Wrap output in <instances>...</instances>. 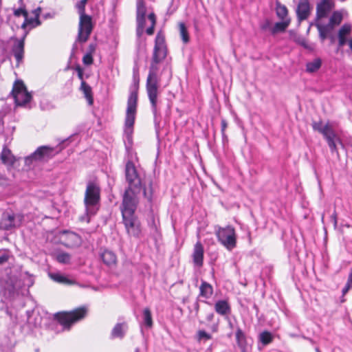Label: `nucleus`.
I'll list each match as a JSON object with an SVG mask.
<instances>
[{
    "label": "nucleus",
    "mask_w": 352,
    "mask_h": 352,
    "mask_svg": "<svg viewBox=\"0 0 352 352\" xmlns=\"http://www.w3.org/2000/svg\"><path fill=\"white\" fill-rule=\"evenodd\" d=\"M10 256V254L9 252L4 251L3 252L0 254V265H2L5 263H6L9 258Z\"/></svg>",
    "instance_id": "obj_41"
},
{
    "label": "nucleus",
    "mask_w": 352,
    "mask_h": 352,
    "mask_svg": "<svg viewBox=\"0 0 352 352\" xmlns=\"http://www.w3.org/2000/svg\"><path fill=\"white\" fill-rule=\"evenodd\" d=\"M215 234L219 242L228 250H232L236 246V234L235 229L231 226H218L215 229Z\"/></svg>",
    "instance_id": "obj_8"
},
{
    "label": "nucleus",
    "mask_w": 352,
    "mask_h": 352,
    "mask_svg": "<svg viewBox=\"0 0 352 352\" xmlns=\"http://www.w3.org/2000/svg\"><path fill=\"white\" fill-rule=\"evenodd\" d=\"M346 43V38L338 37V44L340 47H342Z\"/></svg>",
    "instance_id": "obj_49"
},
{
    "label": "nucleus",
    "mask_w": 352,
    "mask_h": 352,
    "mask_svg": "<svg viewBox=\"0 0 352 352\" xmlns=\"http://www.w3.org/2000/svg\"><path fill=\"white\" fill-rule=\"evenodd\" d=\"M296 42L305 49H311V47L309 45L307 41L304 38H298Z\"/></svg>",
    "instance_id": "obj_43"
},
{
    "label": "nucleus",
    "mask_w": 352,
    "mask_h": 352,
    "mask_svg": "<svg viewBox=\"0 0 352 352\" xmlns=\"http://www.w3.org/2000/svg\"><path fill=\"white\" fill-rule=\"evenodd\" d=\"M127 328V324L125 322L116 324L111 331V338H122L124 336Z\"/></svg>",
    "instance_id": "obj_20"
},
{
    "label": "nucleus",
    "mask_w": 352,
    "mask_h": 352,
    "mask_svg": "<svg viewBox=\"0 0 352 352\" xmlns=\"http://www.w3.org/2000/svg\"><path fill=\"white\" fill-rule=\"evenodd\" d=\"M56 153L53 147L41 146L33 153L25 158V166L30 168L37 162L47 161L53 157Z\"/></svg>",
    "instance_id": "obj_10"
},
{
    "label": "nucleus",
    "mask_w": 352,
    "mask_h": 352,
    "mask_svg": "<svg viewBox=\"0 0 352 352\" xmlns=\"http://www.w3.org/2000/svg\"><path fill=\"white\" fill-rule=\"evenodd\" d=\"M12 94L17 106L26 104L32 98V96L28 91L24 83L20 80H17L14 82Z\"/></svg>",
    "instance_id": "obj_11"
},
{
    "label": "nucleus",
    "mask_w": 352,
    "mask_h": 352,
    "mask_svg": "<svg viewBox=\"0 0 352 352\" xmlns=\"http://www.w3.org/2000/svg\"><path fill=\"white\" fill-rule=\"evenodd\" d=\"M276 10L278 16L282 19H284L287 15V9L284 5L278 3Z\"/></svg>",
    "instance_id": "obj_36"
},
{
    "label": "nucleus",
    "mask_w": 352,
    "mask_h": 352,
    "mask_svg": "<svg viewBox=\"0 0 352 352\" xmlns=\"http://www.w3.org/2000/svg\"><path fill=\"white\" fill-rule=\"evenodd\" d=\"M41 12V9L38 8L34 10V19H28V13L26 10L23 8H18L14 11V14L16 16H20L21 15H23L25 18V21L22 25V28H25L27 24L32 25L33 27L37 26L40 25V21L38 19L39 12Z\"/></svg>",
    "instance_id": "obj_12"
},
{
    "label": "nucleus",
    "mask_w": 352,
    "mask_h": 352,
    "mask_svg": "<svg viewBox=\"0 0 352 352\" xmlns=\"http://www.w3.org/2000/svg\"><path fill=\"white\" fill-rule=\"evenodd\" d=\"M331 218L333 221L334 226L336 227L337 226V217L335 212L332 214Z\"/></svg>",
    "instance_id": "obj_53"
},
{
    "label": "nucleus",
    "mask_w": 352,
    "mask_h": 352,
    "mask_svg": "<svg viewBox=\"0 0 352 352\" xmlns=\"http://www.w3.org/2000/svg\"><path fill=\"white\" fill-rule=\"evenodd\" d=\"M12 52L17 62V66L23 58L24 54V38L16 40L12 47Z\"/></svg>",
    "instance_id": "obj_15"
},
{
    "label": "nucleus",
    "mask_w": 352,
    "mask_h": 352,
    "mask_svg": "<svg viewBox=\"0 0 352 352\" xmlns=\"http://www.w3.org/2000/svg\"><path fill=\"white\" fill-rule=\"evenodd\" d=\"M56 259L60 263L67 264L70 262L71 256L67 252H61L56 255Z\"/></svg>",
    "instance_id": "obj_32"
},
{
    "label": "nucleus",
    "mask_w": 352,
    "mask_h": 352,
    "mask_svg": "<svg viewBox=\"0 0 352 352\" xmlns=\"http://www.w3.org/2000/svg\"><path fill=\"white\" fill-rule=\"evenodd\" d=\"M212 338V335L207 333L204 330H199L196 334V339L199 342H205L209 340H211Z\"/></svg>",
    "instance_id": "obj_31"
},
{
    "label": "nucleus",
    "mask_w": 352,
    "mask_h": 352,
    "mask_svg": "<svg viewBox=\"0 0 352 352\" xmlns=\"http://www.w3.org/2000/svg\"><path fill=\"white\" fill-rule=\"evenodd\" d=\"M154 27L155 25H151V27L148 28L146 30V32L148 35H152L154 32Z\"/></svg>",
    "instance_id": "obj_51"
},
{
    "label": "nucleus",
    "mask_w": 352,
    "mask_h": 352,
    "mask_svg": "<svg viewBox=\"0 0 352 352\" xmlns=\"http://www.w3.org/2000/svg\"><path fill=\"white\" fill-rule=\"evenodd\" d=\"M23 284L25 286H27L28 287H31L34 284L33 277L27 274Z\"/></svg>",
    "instance_id": "obj_44"
},
{
    "label": "nucleus",
    "mask_w": 352,
    "mask_h": 352,
    "mask_svg": "<svg viewBox=\"0 0 352 352\" xmlns=\"http://www.w3.org/2000/svg\"><path fill=\"white\" fill-rule=\"evenodd\" d=\"M101 258L102 259L104 263L107 265L115 264L116 262V256L113 252L109 250H104L101 254Z\"/></svg>",
    "instance_id": "obj_25"
},
{
    "label": "nucleus",
    "mask_w": 352,
    "mask_h": 352,
    "mask_svg": "<svg viewBox=\"0 0 352 352\" xmlns=\"http://www.w3.org/2000/svg\"><path fill=\"white\" fill-rule=\"evenodd\" d=\"M351 31V25L350 24H344L338 32V37L346 38Z\"/></svg>",
    "instance_id": "obj_38"
},
{
    "label": "nucleus",
    "mask_w": 352,
    "mask_h": 352,
    "mask_svg": "<svg viewBox=\"0 0 352 352\" xmlns=\"http://www.w3.org/2000/svg\"><path fill=\"white\" fill-rule=\"evenodd\" d=\"M65 242L67 247H74L80 243V237L74 232H65Z\"/></svg>",
    "instance_id": "obj_22"
},
{
    "label": "nucleus",
    "mask_w": 352,
    "mask_h": 352,
    "mask_svg": "<svg viewBox=\"0 0 352 352\" xmlns=\"http://www.w3.org/2000/svg\"><path fill=\"white\" fill-rule=\"evenodd\" d=\"M320 37L322 40H324L327 34L333 30L329 25H317Z\"/></svg>",
    "instance_id": "obj_29"
},
{
    "label": "nucleus",
    "mask_w": 352,
    "mask_h": 352,
    "mask_svg": "<svg viewBox=\"0 0 352 352\" xmlns=\"http://www.w3.org/2000/svg\"><path fill=\"white\" fill-rule=\"evenodd\" d=\"M80 90L83 92L85 98L87 99L88 104L91 105L94 102L91 87L86 83L84 80L81 82Z\"/></svg>",
    "instance_id": "obj_24"
},
{
    "label": "nucleus",
    "mask_w": 352,
    "mask_h": 352,
    "mask_svg": "<svg viewBox=\"0 0 352 352\" xmlns=\"http://www.w3.org/2000/svg\"><path fill=\"white\" fill-rule=\"evenodd\" d=\"M349 45L351 50L352 51V38L349 41Z\"/></svg>",
    "instance_id": "obj_56"
},
{
    "label": "nucleus",
    "mask_w": 352,
    "mask_h": 352,
    "mask_svg": "<svg viewBox=\"0 0 352 352\" xmlns=\"http://www.w3.org/2000/svg\"><path fill=\"white\" fill-rule=\"evenodd\" d=\"M192 258L196 265L201 266L203 265L204 248L200 242H197L195 245Z\"/></svg>",
    "instance_id": "obj_18"
},
{
    "label": "nucleus",
    "mask_w": 352,
    "mask_h": 352,
    "mask_svg": "<svg viewBox=\"0 0 352 352\" xmlns=\"http://www.w3.org/2000/svg\"><path fill=\"white\" fill-rule=\"evenodd\" d=\"M86 307H79L70 312L58 313L56 318L64 329H69L76 322L84 318L87 314Z\"/></svg>",
    "instance_id": "obj_9"
},
{
    "label": "nucleus",
    "mask_w": 352,
    "mask_h": 352,
    "mask_svg": "<svg viewBox=\"0 0 352 352\" xmlns=\"http://www.w3.org/2000/svg\"><path fill=\"white\" fill-rule=\"evenodd\" d=\"M288 25H289V23L286 22V21L278 22L275 24L272 32H273V33H276L278 32H283L287 28Z\"/></svg>",
    "instance_id": "obj_39"
},
{
    "label": "nucleus",
    "mask_w": 352,
    "mask_h": 352,
    "mask_svg": "<svg viewBox=\"0 0 352 352\" xmlns=\"http://www.w3.org/2000/svg\"><path fill=\"white\" fill-rule=\"evenodd\" d=\"M322 65V60L320 58H315L313 61L309 62L306 65V70L309 73H313L318 71Z\"/></svg>",
    "instance_id": "obj_26"
},
{
    "label": "nucleus",
    "mask_w": 352,
    "mask_h": 352,
    "mask_svg": "<svg viewBox=\"0 0 352 352\" xmlns=\"http://www.w3.org/2000/svg\"><path fill=\"white\" fill-rule=\"evenodd\" d=\"M82 62L86 65H90L93 63V56L90 53H86L83 58Z\"/></svg>",
    "instance_id": "obj_40"
},
{
    "label": "nucleus",
    "mask_w": 352,
    "mask_h": 352,
    "mask_svg": "<svg viewBox=\"0 0 352 352\" xmlns=\"http://www.w3.org/2000/svg\"><path fill=\"white\" fill-rule=\"evenodd\" d=\"M146 8L143 0H137V16H145Z\"/></svg>",
    "instance_id": "obj_35"
},
{
    "label": "nucleus",
    "mask_w": 352,
    "mask_h": 352,
    "mask_svg": "<svg viewBox=\"0 0 352 352\" xmlns=\"http://www.w3.org/2000/svg\"><path fill=\"white\" fill-rule=\"evenodd\" d=\"M296 13L298 20L300 21L308 18L310 14V6L308 0H300L299 1Z\"/></svg>",
    "instance_id": "obj_14"
},
{
    "label": "nucleus",
    "mask_w": 352,
    "mask_h": 352,
    "mask_svg": "<svg viewBox=\"0 0 352 352\" xmlns=\"http://www.w3.org/2000/svg\"><path fill=\"white\" fill-rule=\"evenodd\" d=\"M9 185V179L0 173V186H6Z\"/></svg>",
    "instance_id": "obj_45"
},
{
    "label": "nucleus",
    "mask_w": 352,
    "mask_h": 352,
    "mask_svg": "<svg viewBox=\"0 0 352 352\" xmlns=\"http://www.w3.org/2000/svg\"><path fill=\"white\" fill-rule=\"evenodd\" d=\"M0 159L2 163L7 166H12L15 162L14 156L12 154L11 151L6 146H4L3 148Z\"/></svg>",
    "instance_id": "obj_19"
},
{
    "label": "nucleus",
    "mask_w": 352,
    "mask_h": 352,
    "mask_svg": "<svg viewBox=\"0 0 352 352\" xmlns=\"http://www.w3.org/2000/svg\"><path fill=\"white\" fill-rule=\"evenodd\" d=\"M342 20V15L339 12H334L329 19V25L333 29L335 25H339Z\"/></svg>",
    "instance_id": "obj_28"
},
{
    "label": "nucleus",
    "mask_w": 352,
    "mask_h": 352,
    "mask_svg": "<svg viewBox=\"0 0 352 352\" xmlns=\"http://www.w3.org/2000/svg\"><path fill=\"white\" fill-rule=\"evenodd\" d=\"M87 0H80L76 3L78 14L80 15L76 41L85 43L94 28L92 18L85 14V5Z\"/></svg>",
    "instance_id": "obj_4"
},
{
    "label": "nucleus",
    "mask_w": 352,
    "mask_h": 352,
    "mask_svg": "<svg viewBox=\"0 0 352 352\" xmlns=\"http://www.w3.org/2000/svg\"><path fill=\"white\" fill-rule=\"evenodd\" d=\"M78 76L81 80V82H82L83 80V74L80 70L78 71Z\"/></svg>",
    "instance_id": "obj_55"
},
{
    "label": "nucleus",
    "mask_w": 352,
    "mask_h": 352,
    "mask_svg": "<svg viewBox=\"0 0 352 352\" xmlns=\"http://www.w3.org/2000/svg\"><path fill=\"white\" fill-rule=\"evenodd\" d=\"M139 201H124L120 206L122 221L127 233L139 237L141 233L140 223L135 214Z\"/></svg>",
    "instance_id": "obj_3"
},
{
    "label": "nucleus",
    "mask_w": 352,
    "mask_h": 352,
    "mask_svg": "<svg viewBox=\"0 0 352 352\" xmlns=\"http://www.w3.org/2000/svg\"><path fill=\"white\" fill-rule=\"evenodd\" d=\"M213 294L212 286L205 280H201L199 286V296L206 299H209Z\"/></svg>",
    "instance_id": "obj_21"
},
{
    "label": "nucleus",
    "mask_w": 352,
    "mask_h": 352,
    "mask_svg": "<svg viewBox=\"0 0 352 352\" xmlns=\"http://www.w3.org/2000/svg\"><path fill=\"white\" fill-rule=\"evenodd\" d=\"M148 19L151 21V25H155L156 22L155 15L153 12L150 13L148 15Z\"/></svg>",
    "instance_id": "obj_46"
},
{
    "label": "nucleus",
    "mask_w": 352,
    "mask_h": 352,
    "mask_svg": "<svg viewBox=\"0 0 352 352\" xmlns=\"http://www.w3.org/2000/svg\"><path fill=\"white\" fill-rule=\"evenodd\" d=\"M50 276L53 280L58 283L67 285H72L73 283V281L70 280L66 276L58 273L50 274Z\"/></svg>",
    "instance_id": "obj_27"
},
{
    "label": "nucleus",
    "mask_w": 352,
    "mask_h": 352,
    "mask_svg": "<svg viewBox=\"0 0 352 352\" xmlns=\"http://www.w3.org/2000/svg\"><path fill=\"white\" fill-rule=\"evenodd\" d=\"M138 105V91L133 90L130 92L127 100V107L124 121V133L127 137H130L133 131L135 116Z\"/></svg>",
    "instance_id": "obj_5"
},
{
    "label": "nucleus",
    "mask_w": 352,
    "mask_h": 352,
    "mask_svg": "<svg viewBox=\"0 0 352 352\" xmlns=\"http://www.w3.org/2000/svg\"><path fill=\"white\" fill-rule=\"evenodd\" d=\"M215 311L221 315L224 316L230 312V307L228 302L225 300H221L216 302L214 304Z\"/></svg>",
    "instance_id": "obj_23"
},
{
    "label": "nucleus",
    "mask_w": 352,
    "mask_h": 352,
    "mask_svg": "<svg viewBox=\"0 0 352 352\" xmlns=\"http://www.w3.org/2000/svg\"><path fill=\"white\" fill-rule=\"evenodd\" d=\"M144 196L148 199V201H151L152 200V195L151 193H148L146 189L143 190Z\"/></svg>",
    "instance_id": "obj_50"
},
{
    "label": "nucleus",
    "mask_w": 352,
    "mask_h": 352,
    "mask_svg": "<svg viewBox=\"0 0 352 352\" xmlns=\"http://www.w3.org/2000/svg\"><path fill=\"white\" fill-rule=\"evenodd\" d=\"M18 287H19V285H17L16 283H14V284H12V285L10 286V288H9L8 289L10 292H12V291L15 290Z\"/></svg>",
    "instance_id": "obj_54"
},
{
    "label": "nucleus",
    "mask_w": 352,
    "mask_h": 352,
    "mask_svg": "<svg viewBox=\"0 0 352 352\" xmlns=\"http://www.w3.org/2000/svg\"><path fill=\"white\" fill-rule=\"evenodd\" d=\"M311 125L314 131L320 133L325 138L331 153L337 152L336 142H340V140L333 126L329 122L323 125L322 121L313 122Z\"/></svg>",
    "instance_id": "obj_6"
},
{
    "label": "nucleus",
    "mask_w": 352,
    "mask_h": 352,
    "mask_svg": "<svg viewBox=\"0 0 352 352\" xmlns=\"http://www.w3.org/2000/svg\"><path fill=\"white\" fill-rule=\"evenodd\" d=\"M137 23H138V32L140 29L141 31L143 30L145 24V16H137Z\"/></svg>",
    "instance_id": "obj_42"
},
{
    "label": "nucleus",
    "mask_w": 352,
    "mask_h": 352,
    "mask_svg": "<svg viewBox=\"0 0 352 352\" xmlns=\"http://www.w3.org/2000/svg\"><path fill=\"white\" fill-rule=\"evenodd\" d=\"M100 201V188L93 182L87 184L85 195V204L88 215H94L98 210L96 207Z\"/></svg>",
    "instance_id": "obj_7"
},
{
    "label": "nucleus",
    "mask_w": 352,
    "mask_h": 352,
    "mask_svg": "<svg viewBox=\"0 0 352 352\" xmlns=\"http://www.w3.org/2000/svg\"><path fill=\"white\" fill-rule=\"evenodd\" d=\"M214 318V314L213 313H210L209 314L207 315L206 316V319L209 322H211Z\"/></svg>",
    "instance_id": "obj_52"
},
{
    "label": "nucleus",
    "mask_w": 352,
    "mask_h": 352,
    "mask_svg": "<svg viewBox=\"0 0 352 352\" xmlns=\"http://www.w3.org/2000/svg\"><path fill=\"white\" fill-rule=\"evenodd\" d=\"M166 54L167 50L164 38L163 36L157 34L155 38L152 62L149 68L146 84L147 95L155 117H157L158 113L157 96L159 80L157 74L158 70L157 64L166 58Z\"/></svg>",
    "instance_id": "obj_1"
},
{
    "label": "nucleus",
    "mask_w": 352,
    "mask_h": 352,
    "mask_svg": "<svg viewBox=\"0 0 352 352\" xmlns=\"http://www.w3.org/2000/svg\"><path fill=\"white\" fill-rule=\"evenodd\" d=\"M179 34L183 42L184 43H187L189 41V36L185 24L184 23H179Z\"/></svg>",
    "instance_id": "obj_34"
},
{
    "label": "nucleus",
    "mask_w": 352,
    "mask_h": 352,
    "mask_svg": "<svg viewBox=\"0 0 352 352\" xmlns=\"http://www.w3.org/2000/svg\"><path fill=\"white\" fill-rule=\"evenodd\" d=\"M352 289V269L350 270V272L348 276L347 281L346 285L342 289V296H345L347 292Z\"/></svg>",
    "instance_id": "obj_37"
},
{
    "label": "nucleus",
    "mask_w": 352,
    "mask_h": 352,
    "mask_svg": "<svg viewBox=\"0 0 352 352\" xmlns=\"http://www.w3.org/2000/svg\"><path fill=\"white\" fill-rule=\"evenodd\" d=\"M221 133L223 134V135H224L225 133V131L227 128V122L224 120V119H222L221 120Z\"/></svg>",
    "instance_id": "obj_48"
},
{
    "label": "nucleus",
    "mask_w": 352,
    "mask_h": 352,
    "mask_svg": "<svg viewBox=\"0 0 352 352\" xmlns=\"http://www.w3.org/2000/svg\"><path fill=\"white\" fill-rule=\"evenodd\" d=\"M259 340L263 345L271 343L273 340V336L269 331H263L259 335Z\"/></svg>",
    "instance_id": "obj_30"
},
{
    "label": "nucleus",
    "mask_w": 352,
    "mask_h": 352,
    "mask_svg": "<svg viewBox=\"0 0 352 352\" xmlns=\"http://www.w3.org/2000/svg\"><path fill=\"white\" fill-rule=\"evenodd\" d=\"M96 51V45L94 43H91L89 45L88 51L87 53H90V54L93 55V54Z\"/></svg>",
    "instance_id": "obj_47"
},
{
    "label": "nucleus",
    "mask_w": 352,
    "mask_h": 352,
    "mask_svg": "<svg viewBox=\"0 0 352 352\" xmlns=\"http://www.w3.org/2000/svg\"><path fill=\"white\" fill-rule=\"evenodd\" d=\"M236 340L241 352H249L250 347L248 343L246 336L240 328H237L236 329Z\"/></svg>",
    "instance_id": "obj_16"
},
{
    "label": "nucleus",
    "mask_w": 352,
    "mask_h": 352,
    "mask_svg": "<svg viewBox=\"0 0 352 352\" xmlns=\"http://www.w3.org/2000/svg\"><path fill=\"white\" fill-rule=\"evenodd\" d=\"M332 5L330 0H322L317 5V16L318 18L325 17L331 10Z\"/></svg>",
    "instance_id": "obj_17"
},
{
    "label": "nucleus",
    "mask_w": 352,
    "mask_h": 352,
    "mask_svg": "<svg viewBox=\"0 0 352 352\" xmlns=\"http://www.w3.org/2000/svg\"><path fill=\"white\" fill-rule=\"evenodd\" d=\"M125 177L128 186L122 195V200L138 201V195L142 190V182L131 161H128L126 164Z\"/></svg>",
    "instance_id": "obj_2"
},
{
    "label": "nucleus",
    "mask_w": 352,
    "mask_h": 352,
    "mask_svg": "<svg viewBox=\"0 0 352 352\" xmlns=\"http://www.w3.org/2000/svg\"><path fill=\"white\" fill-rule=\"evenodd\" d=\"M143 318L145 325L151 328L153 326V320L151 312L148 308H145L143 311Z\"/></svg>",
    "instance_id": "obj_33"
},
{
    "label": "nucleus",
    "mask_w": 352,
    "mask_h": 352,
    "mask_svg": "<svg viewBox=\"0 0 352 352\" xmlns=\"http://www.w3.org/2000/svg\"><path fill=\"white\" fill-rule=\"evenodd\" d=\"M23 217L20 214H8L1 220V225L6 230L18 227L21 225Z\"/></svg>",
    "instance_id": "obj_13"
},
{
    "label": "nucleus",
    "mask_w": 352,
    "mask_h": 352,
    "mask_svg": "<svg viewBox=\"0 0 352 352\" xmlns=\"http://www.w3.org/2000/svg\"><path fill=\"white\" fill-rule=\"evenodd\" d=\"M138 351H139V349H136V351H135V352H138Z\"/></svg>",
    "instance_id": "obj_57"
}]
</instances>
